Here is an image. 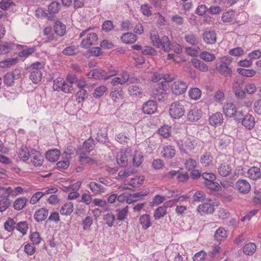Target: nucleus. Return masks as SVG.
Returning <instances> with one entry per match:
<instances>
[{"label": "nucleus", "instance_id": "obj_1", "mask_svg": "<svg viewBox=\"0 0 261 261\" xmlns=\"http://www.w3.org/2000/svg\"><path fill=\"white\" fill-rule=\"evenodd\" d=\"M150 39L154 46L157 48H162L166 53L172 49V44L167 36L160 38L157 32L153 31L150 33Z\"/></svg>", "mask_w": 261, "mask_h": 261}, {"label": "nucleus", "instance_id": "obj_2", "mask_svg": "<svg viewBox=\"0 0 261 261\" xmlns=\"http://www.w3.org/2000/svg\"><path fill=\"white\" fill-rule=\"evenodd\" d=\"M91 28L83 31L79 35L80 38L86 37L82 40L81 43V47L84 48H88L91 46L95 45L97 43L98 37L95 33H88Z\"/></svg>", "mask_w": 261, "mask_h": 261}, {"label": "nucleus", "instance_id": "obj_3", "mask_svg": "<svg viewBox=\"0 0 261 261\" xmlns=\"http://www.w3.org/2000/svg\"><path fill=\"white\" fill-rule=\"evenodd\" d=\"M231 62V58L227 56L221 57L220 59V63L216 65L217 70L224 76L230 77L232 74V70L229 65Z\"/></svg>", "mask_w": 261, "mask_h": 261}, {"label": "nucleus", "instance_id": "obj_4", "mask_svg": "<svg viewBox=\"0 0 261 261\" xmlns=\"http://www.w3.org/2000/svg\"><path fill=\"white\" fill-rule=\"evenodd\" d=\"M185 103V101L184 100H178L172 102L170 105L169 112L172 118L179 119L184 115Z\"/></svg>", "mask_w": 261, "mask_h": 261}, {"label": "nucleus", "instance_id": "obj_5", "mask_svg": "<svg viewBox=\"0 0 261 261\" xmlns=\"http://www.w3.org/2000/svg\"><path fill=\"white\" fill-rule=\"evenodd\" d=\"M43 68V62H36L31 65L29 78L33 83L37 84L41 81L42 76L41 70Z\"/></svg>", "mask_w": 261, "mask_h": 261}, {"label": "nucleus", "instance_id": "obj_6", "mask_svg": "<svg viewBox=\"0 0 261 261\" xmlns=\"http://www.w3.org/2000/svg\"><path fill=\"white\" fill-rule=\"evenodd\" d=\"M215 202L212 199H207L205 202L199 205L197 211L201 215L212 214L215 210Z\"/></svg>", "mask_w": 261, "mask_h": 261}, {"label": "nucleus", "instance_id": "obj_7", "mask_svg": "<svg viewBox=\"0 0 261 261\" xmlns=\"http://www.w3.org/2000/svg\"><path fill=\"white\" fill-rule=\"evenodd\" d=\"M234 189L241 194H247L251 190V185L246 179H239L235 183Z\"/></svg>", "mask_w": 261, "mask_h": 261}, {"label": "nucleus", "instance_id": "obj_8", "mask_svg": "<svg viewBox=\"0 0 261 261\" xmlns=\"http://www.w3.org/2000/svg\"><path fill=\"white\" fill-rule=\"evenodd\" d=\"M21 75V71L19 69H15L12 73H8L4 77V84L7 86H11L14 81L19 79Z\"/></svg>", "mask_w": 261, "mask_h": 261}, {"label": "nucleus", "instance_id": "obj_9", "mask_svg": "<svg viewBox=\"0 0 261 261\" xmlns=\"http://www.w3.org/2000/svg\"><path fill=\"white\" fill-rule=\"evenodd\" d=\"M187 88L188 84L186 82L182 81H177L172 83L171 89L174 94L179 95L185 93Z\"/></svg>", "mask_w": 261, "mask_h": 261}, {"label": "nucleus", "instance_id": "obj_10", "mask_svg": "<svg viewBox=\"0 0 261 261\" xmlns=\"http://www.w3.org/2000/svg\"><path fill=\"white\" fill-rule=\"evenodd\" d=\"M145 177L143 175L136 176L131 178L129 184H125L124 186V189L132 190V188H137L140 187L143 183Z\"/></svg>", "mask_w": 261, "mask_h": 261}, {"label": "nucleus", "instance_id": "obj_11", "mask_svg": "<svg viewBox=\"0 0 261 261\" xmlns=\"http://www.w3.org/2000/svg\"><path fill=\"white\" fill-rule=\"evenodd\" d=\"M223 112L226 116L229 117L234 116L235 114L243 116L242 112L237 113L236 107L232 102L225 103L223 107Z\"/></svg>", "mask_w": 261, "mask_h": 261}, {"label": "nucleus", "instance_id": "obj_12", "mask_svg": "<svg viewBox=\"0 0 261 261\" xmlns=\"http://www.w3.org/2000/svg\"><path fill=\"white\" fill-rule=\"evenodd\" d=\"M201 165L206 168H211L214 166V158L212 153L210 152H205L202 154L200 158Z\"/></svg>", "mask_w": 261, "mask_h": 261}, {"label": "nucleus", "instance_id": "obj_13", "mask_svg": "<svg viewBox=\"0 0 261 261\" xmlns=\"http://www.w3.org/2000/svg\"><path fill=\"white\" fill-rule=\"evenodd\" d=\"M87 75L89 78L104 80H107L108 77L107 71L99 68L91 70Z\"/></svg>", "mask_w": 261, "mask_h": 261}, {"label": "nucleus", "instance_id": "obj_14", "mask_svg": "<svg viewBox=\"0 0 261 261\" xmlns=\"http://www.w3.org/2000/svg\"><path fill=\"white\" fill-rule=\"evenodd\" d=\"M178 145L181 150H192L195 148L196 143L195 140L185 138L182 140L178 141Z\"/></svg>", "mask_w": 261, "mask_h": 261}, {"label": "nucleus", "instance_id": "obj_15", "mask_svg": "<svg viewBox=\"0 0 261 261\" xmlns=\"http://www.w3.org/2000/svg\"><path fill=\"white\" fill-rule=\"evenodd\" d=\"M30 158H31V162L34 166L40 167L42 166L44 158L39 151L34 149L31 150Z\"/></svg>", "mask_w": 261, "mask_h": 261}, {"label": "nucleus", "instance_id": "obj_16", "mask_svg": "<svg viewBox=\"0 0 261 261\" xmlns=\"http://www.w3.org/2000/svg\"><path fill=\"white\" fill-rule=\"evenodd\" d=\"M231 143V138L229 136L221 135L215 140V143L219 149H225Z\"/></svg>", "mask_w": 261, "mask_h": 261}, {"label": "nucleus", "instance_id": "obj_17", "mask_svg": "<svg viewBox=\"0 0 261 261\" xmlns=\"http://www.w3.org/2000/svg\"><path fill=\"white\" fill-rule=\"evenodd\" d=\"M157 110V103L155 100H149L144 103L143 105L142 111L144 113L152 114Z\"/></svg>", "mask_w": 261, "mask_h": 261}, {"label": "nucleus", "instance_id": "obj_18", "mask_svg": "<svg viewBox=\"0 0 261 261\" xmlns=\"http://www.w3.org/2000/svg\"><path fill=\"white\" fill-rule=\"evenodd\" d=\"M202 116V112L197 108H193L189 110L187 115V119L190 122L197 121Z\"/></svg>", "mask_w": 261, "mask_h": 261}, {"label": "nucleus", "instance_id": "obj_19", "mask_svg": "<svg viewBox=\"0 0 261 261\" xmlns=\"http://www.w3.org/2000/svg\"><path fill=\"white\" fill-rule=\"evenodd\" d=\"M88 187L93 193L95 195L105 193L107 189L102 185L95 181H91L88 185Z\"/></svg>", "mask_w": 261, "mask_h": 261}, {"label": "nucleus", "instance_id": "obj_20", "mask_svg": "<svg viewBox=\"0 0 261 261\" xmlns=\"http://www.w3.org/2000/svg\"><path fill=\"white\" fill-rule=\"evenodd\" d=\"M203 40L206 43L213 44L216 43L217 37L214 31H205L203 34Z\"/></svg>", "mask_w": 261, "mask_h": 261}, {"label": "nucleus", "instance_id": "obj_21", "mask_svg": "<svg viewBox=\"0 0 261 261\" xmlns=\"http://www.w3.org/2000/svg\"><path fill=\"white\" fill-rule=\"evenodd\" d=\"M255 123L254 117L251 114H246L242 119V124L248 129H251Z\"/></svg>", "mask_w": 261, "mask_h": 261}, {"label": "nucleus", "instance_id": "obj_22", "mask_svg": "<svg viewBox=\"0 0 261 261\" xmlns=\"http://www.w3.org/2000/svg\"><path fill=\"white\" fill-rule=\"evenodd\" d=\"M217 169L219 174L223 177H226L229 175L232 170L231 166L226 162L222 163L219 165Z\"/></svg>", "mask_w": 261, "mask_h": 261}, {"label": "nucleus", "instance_id": "obj_23", "mask_svg": "<svg viewBox=\"0 0 261 261\" xmlns=\"http://www.w3.org/2000/svg\"><path fill=\"white\" fill-rule=\"evenodd\" d=\"M48 215V210L46 208H41L35 212L34 218L37 222H40L45 220Z\"/></svg>", "mask_w": 261, "mask_h": 261}, {"label": "nucleus", "instance_id": "obj_24", "mask_svg": "<svg viewBox=\"0 0 261 261\" xmlns=\"http://www.w3.org/2000/svg\"><path fill=\"white\" fill-rule=\"evenodd\" d=\"M128 152H119L116 156V161L120 167H125L128 163Z\"/></svg>", "mask_w": 261, "mask_h": 261}, {"label": "nucleus", "instance_id": "obj_25", "mask_svg": "<svg viewBox=\"0 0 261 261\" xmlns=\"http://www.w3.org/2000/svg\"><path fill=\"white\" fill-rule=\"evenodd\" d=\"M223 116L220 112L213 114L209 118L210 124L214 126L220 125L223 123Z\"/></svg>", "mask_w": 261, "mask_h": 261}, {"label": "nucleus", "instance_id": "obj_26", "mask_svg": "<svg viewBox=\"0 0 261 261\" xmlns=\"http://www.w3.org/2000/svg\"><path fill=\"white\" fill-rule=\"evenodd\" d=\"M129 77V74L127 72L123 71L120 75V77H116L112 80L111 84L113 86L118 84L123 85L128 81Z\"/></svg>", "mask_w": 261, "mask_h": 261}, {"label": "nucleus", "instance_id": "obj_27", "mask_svg": "<svg viewBox=\"0 0 261 261\" xmlns=\"http://www.w3.org/2000/svg\"><path fill=\"white\" fill-rule=\"evenodd\" d=\"M175 152L176 151L173 146L167 145L163 147L161 154L165 158L171 159L174 156Z\"/></svg>", "mask_w": 261, "mask_h": 261}, {"label": "nucleus", "instance_id": "obj_28", "mask_svg": "<svg viewBox=\"0 0 261 261\" xmlns=\"http://www.w3.org/2000/svg\"><path fill=\"white\" fill-rule=\"evenodd\" d=\"M60 151L57 149H50L46 152V158L47 160L51 162L57 161L60 156Z\"/></svg>", "mask_w": 261, "mask_h": 261}, {"label": "nucleus", "instance_id": "obj_29", "mask_svg": "<svg viewBox=\"0 0 261 261\" xmlns=\"http://www.w3.org/2000/svg\"><path fill=\"white\" fill-rule=\"evenodd\" d=\"M17 153L20 160L27 161L30 158L31 151H29L28 148L26 146H22L18 150Z\"/></svg>", "mask_w": 261, "mask_h": 261}, {"label": "nucleus", "instance_id": "obj_30", "mask_svg": "<svg viewBox=\"0 0 261 261\" xmlns=\"http://www.w3.org/2000/svg\"><path fill=\"white\" fill-rule=\"evenodd\" d=\"M248 177L253 179L257 180L261 177V172L259 168L256 166L251 167L247 172Z\"/></svg>", "mask_w": 261, "mask_h": 261}, {"label": "nucleus", "instance_id": "obj_31", "mask_svg": "<svg viewBox=\"0 0 261 261\" xmlns=\"http://www.w3.org/2000/svg\"><path fill=\"white\" fill-rule=\"evenodd\" d=\"M121 39L124 43L132 44L137 40L138 37L132 33H126L122 35Z\"/></svg>", "mask_w": 261, "mask_h": 261}, {"label": "nucleus", "instance_id": "obj_32", "mask_svg": "<svg viewBox=\"0 0 261 261\" xmlns=\"http://www.w3.org/2000/svg\"><path fill=\"white\" fill-rule=\"evenodd\" d=\"M184 39L188 43L192 45H197L199 42L197 36L192 32L186 34Z\"/></svg>", "mask_w": 261, "mask_h": 261}, {"label": "nucleus", "instance_id": "obj_33", "mask_svg": "<svg viewBox=\"0 0 261 261\" xmlns=\"http://www.w3.org/2000/svg\"><path fill=\"white\" fill-rule=\"evenodd\" d=\"M139 223L144 229H147L151 225V217L148 214H144L140 216Z\"/></svg>", "mask_w": 261, "mask_h": 261}, {"label": "nucleus", "instance_id": "obj_34", "mask_svg": "<svg viewBox=\"0 0 261 261\" xmlns=\"http://www.w3.org/2000/svg\"><path fill=\"white\" fill-rule=\"evenodd\" d=\"M55 33L59 36H63L66 32V27L60 21H56L54 25Z\"/></svg>", "mask_w": 261, "mask_h": 261}, {"label": "nucleus", "instance_id": "obj_35", "mask_svg": "<svg viewBox=\"0 0 261 261\" xmlns=\"http://www.w3.org/2000/svg\"><path fill=\"white\" fill-rule=\"evenodd\" d=\"M192 63L195 68L202 72H207L208 70L207 65L197 59H192Z\"/></svg>", "mask_w": 261, "mask_h": 261}, {"label": "nucleus", "instance_id": "obj_36", "mask_svg": "<svg viewBox=\"0 0 261 261\" xmlns=\"http://www.w3.org/2000/svg\"><path fill=\"white\" fill-rule=\"evenodd\" d=\"M28 201V199L24 197H21L16 199L13 203L14 209L19 211L23 209Z\"/></svg>", "mask_w": 261, "mask_h": 261}, {"label": "nucleus", "instance_id": "obj_37", "mask_svg": "<svg viewBox=\"0 0 261 261\" xmlns=\"http://www.w3.org/2000/svg\"><path fill=\"white\" fill-rule=\"evenodd\" d=\"M73 211V204L68 202L63 205L60 210V213L62 215H69Z\"/></svg>", "mask_w": 261, "mask_h": 261}, {"label": "nucleus", "instance_id": "obj_38", "mask_svg": "<svg viewBox=\"0 0 261 261\" xmlns=\"http://www.w3.org/2000/svg\"><path fill=\"white\" fill-rule=\"evenodd\" d=\"M159 134L164 138H169L171 134V127L168 125H164L158 129Z\"/></svg>", "mask_w": 261, "mask_h": 261}, {"label": "nucleus", "instance_id": "obj_39", "mask_svg": "<svg viewBox=\"0 0 261 261\" xmlns=\"http://www.w3.org/2000/svg\"><path fill=\"white\" fill-rule=\"evenodd\" d=\"M18 61L17 58H8L0 62V67L3 68H9L15 65Z\"/></svg>", "mask_w": 261, "mask_h": 261}, {"label": "nucleus", "instance_id": "obj_40", "mask_svg": "<svg viewBox=\"0 0 261 261\" xmlns=\"http://www.w3.org/2000/svg\"><path fill=\"white\" fill-rule=\"evenodd\" d=\"M214 237L217 241H221L227 238V233L224 228L220 227L216 231Z\"/></svg>", "mask_w": 261, "mask_h": 261}, {"label": "nucleus", "instance_id": "obj_41", "mask_svg": "<svg viewBox=\"0 0 261 261\" xmlns=\"http://www.w3.org/2000/svg\"><path fill=\"white\" fill-rule=\"evenodd\" d=\"M103 219L109 227H112L116 220V217L113 213H108L103 215Z\"/></svg>", "mask_w": 261, "mask_h": 261}, {"label": "nucleus", "instance_id": "obj_42", "mask_svg": "<svg viewBox=\"0 0 261 261\" xmlns=\"http://www.w3.org/2000/svg\"><path fill=\"white\" fill-rule=\"evenodd\" d=\"M134 173V170L131 168H126L123 170L120 171L118 172L117 177L116 179L118 180H122L123 179H125L131 175H132Z\"/></svg>", "mask_w": 261, "mask_h": 261}, {"label": "nucleus", "instance_id": "obj_43", "mask_svg": "<svg viewBox=\"0 0 261 261\" xmlns=\"http://www.w3.org/2000/svg\"><path fill=\"white\" fill-rule=\"evenodd\" d=\"M79 161L82 164L93 165L96 163L95 160L83 152L80 153L79 154Z\"/></svg>", "mask_w": 261, "mask_h": 261}, {"label": "nucleus", "instance_id": "obj_44", "mask_svg": "<svg viewBox=\"0 0 261 261\" xmlns=\"http://www.w3.org/2000/svg\"><path fill=\"white\" fill-rule=\"evenodd\" d=\"M35 51V47H23L22 50L18 53V56L25 59Z\"/></svg>", "mask_w": 261, "mask_h": 261}, {"label": "nucleus", "instance_id": "obj_45", "mask_svg": "<svg viewBox=\"0 0 261 261\" xmlns=\"http://www.w3.org/2000/svg\"><path fill=\"white\" fill-rule=\"evenodd\" d=\"M256 246L253 243H249L243 248V252L247 255H252L256 251Z\"/></svg>", "mask_w": 261, "mask_h": 261}, {"label": "nucleus", "instance_id": "obj_46", "mask_svg": "<svg viewBox=\"0 0 261 261\" xmlns=\"http://www.w3.org/2000/svg\"><path fill=\"white\" fill-rule=\"evenodd\" d=\"M143 160V156L141 152L136 150L134 152L133 158V163L134 166L138 167L140 165Z\"/></svg>", "mask_w": 261, "mask_h": 261}, {"label": "nucleus", "instance_id": "obj_47", "mask_svg": "<svg viewBox=\"0 0 261 261\" xmlns=\"http://www.w3.org/2000/svg\"><path fill=\"white\" fill-rule=\"evenodd\" d=\"M167 213L166 207L161 206L158 207L154 212L153 216L156 220L163 218Z\"/></svg>", "mask_w": 261, "mask_h": 261}, {"label": "nucleus", "instance_id": "obj_48", "mask_svg": "<svg viewBox=\"0 0 261 261\" xmlns=\"http://www.w3.org/2000/svg\"><path fill=\"white\" fill-rule=\"evenodd\" d=\"M199 57L201 59L205 62H212L216 59V56L214 54L206 51L201 52Z\"/></svg>", "mask_w": 261, "mask_h": 261}, {"label": "nucleus", "instance_id": "obj_49", "mask_svg": "<svg viewBox=\"0 0 261 261\" xmlns=\"http://www.w3.org/2000/svg\"><path fill=\"white\" fill-rule=\"evenodd\" d=\"M201 90L197 88H191L189 91V96L193 100L199 99L201 97Z\"/></svg>", "mask_w": 261, "mask_h": 261}, {"label": "nucleus", "instance_id": "obj_50", "mask_svg": "<svg viewBox=\"0 0 261 261\" xmlns=\"http://www.w3.org/2000/svg\"><path fill=\"white\" fill-rule=\"evenodd\" d=\"M237 71L241 75L247 77H253L256 73L253 69H247L245 68H238Z\"/></svg>", "mask_w": 261, "mask_h": 261}, {"label": "nucleus", "instance_id": "obj_51", "mask_svg": "<svg viewBox=\"0 0 261 261\" xmlns=\"http://www.w3.org/2000/svg\"><path fill=\"white\" fill-rule=\"evenodd\" d=\"M235 16V12L230 10L224 12L222 16V20L224 22H228L231 21Z\"/></svg>", "mask_w": 261, "mask_h": 261}, {"label": "nucleus", "instance_id": "obj_52", "mask_svg": "<svg viewBox=\"0 0 261 261\" xmlns=\"http://www.w3.org/2000/svg\"><path fill=\"white\" fill-rule=\"evenodd\" d=\"M117 219L119 221H123L126 218L128 212V206H126L121 210H117Z\"/></svg>", "mask_w": 261, "mask_h": 261}, {"label": "nucleus", "instance_id": "obj_53", "mask_svg": "<svg viewBox=\"0 0 261 261\" xmlns=\"http://www.w3.org/2000/svg\"><path fill=\"white\" fill-rule=\"evenodd\" d=\"M128 91L129 94L133 96H140L142 94V89L136 85L130 86Z\"/></svg>", "mask_w": 261, "mask_h": 261}, {"label": "nucleus", "instance_id": "obj_54", "mask_svg": "<svg viewBox=\"0 0 261 261\" xmlns=\"http://www.w3.org/2000/svg\"><path fill=\"white\" fill-rule=\"evenodd\" d=\"M153 94L156 99L160 101H164L167 98L166 93L163 88H160L159 90L153 92Z\"/></svg>", "mask_w": 261, "mask_h": 261}, {"label": "nucleus", "instance_id": "obj_55", "mask_svg": "<svg viewBox=\"0 0 261 261\" xmlns=\"http://www.w3.org/2000/svg\"><path fill=\"white\" fill-rule=\"evenodd\" d=\"M60 10V5L57 2H53L48 7V13L54 15L58 13Z\"/></svg>", "mask_w": 261, "mask_h": 261}, {"label": "nucleus", "instance_id": "obj_56", "mask_svg": "<svg viewBox=\"0 0 261 261\" xmlns=\"http://www.w3.org/2000/svg\"><path fill=\"white\" fill-rule=\"evenodd\" d=\"M107 88L104 86H100L97 87L93 93V96L95 98H100L107 91Z\"/></svg>", "mask_w": 261, "mask_h": 261}, {"label": "nucleus", "instance_id": "obj_57", "mask_svg": "<svg viewBox=\"0 0 261 261\" xmlns=\"http://www.w3.org/2000/svg\"><path fill=\"white\" fill-rule=\"evenodd\" d=\"M95 146L94 141L91 138H89L88 140L85 141L83 144V148L88 152L92 151Z\"/></svg>", "mask_w": 261, "mask_h": 261}, {"label": "nucleus", "instance_id": "obj_58", "mask_svg": "<svg viewBox=\"0 0 261 261\" xmlns=\"http://www.w3.org/2000/svg\"><path fill=\"white\" fill-rule=\"evenodd\" d=\"M185 168L188 170L194 169L197 165V162L194 159L189 158L186 160L184 163Z\"/></svg>", "mask_w": 261, "mask_h": 261}, {"label": "nucleus", "instance_id": "obj_59", "mask_svg": "<svg viewBox=\"0 0 261 261\" xmlns=\"http://www.w3.org/2000/svg\"><path fill=\"white\" fill-rule=\"evenodd\" d=\"M110 96L115 102H118L123 97V93L122 90H115L110 93Z\"/></svg>", "mask_w": 261, "mask_h": 261}, {"label": "nucleus", "instance_id": "obj_60", "mask_svg": "<svg viewBox=\"0 0 261 261\" xmlns=\"http://www.w3.org/2000/svg\"><path fill=\"white\" fill-rule=\"evenodd\" d=\"M87 95V91L85 89H81L75 94L76 101L81 103L85 100L86 96Z\"/></svg>", "mask_w": 261, "mask_h": 261}, {"label": "nucleus", "instance_id": "obj_61", "mask_svg": "<svg viewBox=\"0 0 261 261\" xmlns=\"http://www.w3.org/2000/svg\"><path fill=\"white\" fill-rule=\"evenodd\" d=\"M142 54L144 55L155 56L157 55V51L153 47L149 46H144L142 49Z\"/></svg>", "mask_w": 261, "mask_h": 261}, {"label": "nucleus", "instance_id": "obj_62", "mask_svg": "<svg viewBox=\"0 0 261 261\" xmlns=\"http://www.w3.org/2000/svg\"><path fill=\"white\" fill-rule=\"evenodd\" d=\"M15 222L11 218H9L4 223L5 229L9 232L13 231L15 227Z\"/></svg>", "mask_w": 261, "mask_h": 261}, {"label": "nucleus", "instance_id": "obj_63", "mask_svg": "<svg viewBox=\"0 0 261 261\" xmlns=\"http://www.w3.org/2000/svg\"><path fill=\"white\" fill-rule=\"evenodd\" d=\"M12 45L11 43H5L0 44V54L3 55L7 54L12 50Z\"/></svg>", "mask_w": 261, "mask_h": 261}, {"label": "nucleus", "instance_id": "obj_64", "mask_svg": "<svg viewBox=\"0 0 261 261\" xmlns=\"http://www.w3.org/2000/svg\"><path fill=\"white\" fill-rule=\"evenodd\" d=\"M64 83V80L62 77H58L54 81L53 89L55 91H60L63 84Z\"/></svg>", "mask_w": 261, "mask_h": 261}]
</instances>
